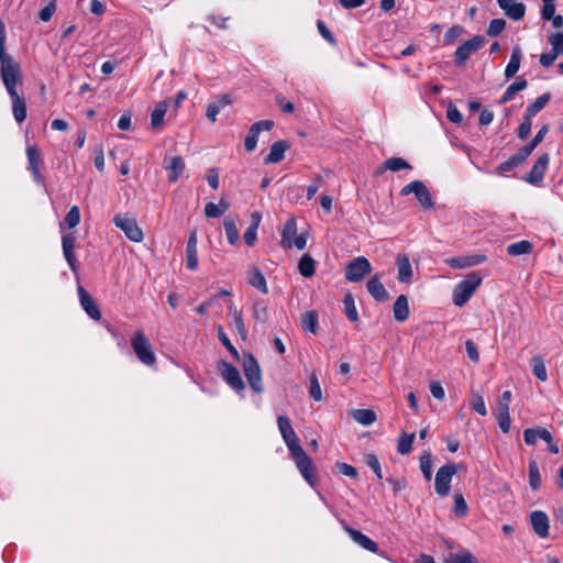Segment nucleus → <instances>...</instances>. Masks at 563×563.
<instances>
[{
	"instance_id": "1",
	"label": "nucleus",
	"mask_w": 563,
	"mask_h": 563,
	"mask_svg": "<svg viewBox=\"0 0 563 563\" xmlns=\"http://www.w3.org/2000/svg\"><path fill=\"white\" fill-rule=\"evenodd\" d=\"M0 76L8 95L12 101V113L18 123L26 119V103L18 93V86L22 82L20 65L5 53V27L0 20Z\"/></svg>"
},
{
	"instance_id": "2",
	"label": "nucleus",
	"mask_w": 563,
	"mask_h": 563,
	"mask_svg": "<svg viewBox=\"0 0 563 563\" xmlns=\"http://www.w3.org/2000/svg\"><path fill=\"white\" fill-rule=\"evenodd\" d=\"M482 282L483 277L477 272L466 275L453 290V303L457 307L464 306L472 298Z\"/></svg>"
},
{
	"instance_id": "3",
	"label": "nucleus",
	"mask_w": 563,
	"mask_h": 563,
	"mask_svg": "<svg viewBox=\"0 0 563 563\" xmlns=\"http://www.w3.org/2000/svg\"><path fill=\"white\" fill-rule=\"evenodd\" d=\"M131 346L137 360L146 365L153 366L156 363L154 349L143 331H136L131 339Z\"/></svg>"
},
{
	"instance_id": "4",
	"label": "nucleus",
	"mask_w": 563,
	"mask_h": 563,
	"mask_svg": "<svg viewBox=\"0 0 563 563\" xmlns=\"http://www.w3.org/2000/svg\"><path fill=\"white\" fill-rule=\"evenodd\" d=\"M297 468L299 470L302 477L310 484L314 483V466L312 460L303 451L301 445L289 451Z\"/></svg>"
},
{
	"instance_id": "5",
	"label": "nucleus",
	"mask_w": 563,
	"mask_h": 563,
	"mask_svg": "<svg viewBox=\"0 0 563 563\" xmlns=\"http://www.w3.org/2000/svg\"><path fill=\"white\" fill-rule=\"evenodd\" d=\"M409 194H415L416 199L423 209L429 210L433 208L434 202L432 196L421 180H413L409 183L400 191L401 196H407Z\"/></svg>"
},
{
	"instance_id": "6",
	"label": "nucleus",
	"mask_w": 563,
	"mask_h": 563,
	"mask_svg": "<svg viewBox=\"0 0 563 563\" xmlns=\"http://www.w3.org/2000/svg\"><path fill=\"white\" fill-rule=\"evenodd\" d=\"M456 472L457 466L453 463L445 464L438 470L435 474L434 488L439 496L445 497L449 495L451 482Z\"/></svg>"
},
{
	"instance_id": "7",
	"label": "nucleus",
	"mask_w": 563,
	"mask_h": 563,
	"mask_svg": "<svg viewBox=\"0 0 563 563\" xmlns=\"http://www.w3.org/2000/svg\"><path fill=\"white\" fill-rule=\"evenodd\" d=\"M372 272L369 261L364 256H358L351 261L345 268V278L351 283H358Z\"/></svg>"
},
{
	"instance_id": "8",
	"label": "nucleus",
	"mask_w": 563,
	"mask_h": 563,
	"mask_svg": "<svg viewBox=\"0 0 563 563\" xmlns=\"http://www.w3.org/2000/svg\"><path fill=\"white\" fill-rule=\"evenodd\" d=\"M113 223L115 227L121 229L126 238L133 242H142L144 239L143 231L137 225V222L134 218L118 214L113 218Z\"/></svg>"
},
{
	"instance_id": "9",
	"label": "nucleus",
	"mask_w": 563,
	"mask_h": 563,
	"mask_svg": "<svg viewBox=\"0 0 563 563\" xmlns=\"http://www.w3.org/2000/svg\"><path fill=\"white\" fill-rule=\"evenodd\" d=\"M485 44V37L475 35L471 40L465 41L457 47L454 55V62L457 66H463L467 58L476 53Z\"/></svg>"
},
{
	"instance_id": "10",
	"label": "nucleus",
	"mask_w": 563,
	"mask_h": 563,
	"mask_svg": "<svg viewBox=\"0 0 563 563\" xmlns=\"http://www.w3.org/2000/svg\"><path fill=\"white\" fill-rule=\"evenodd\" d=\"M274 126L272 120L257 121L249 130V133L244 141V147L247 152H253L256 148L258 134L261 131H271Z\"/></svg>"
},
{
	"instance_id": "11",
	"label": "nucleus",
	"mask_w": 563,
	"mask_h": 563,
	"mask_svg": "<svg viewBox=\"0 0 563 563\" xmlns=\"http://www.w3.org/2000/svg\"><path fill=\"white\" fill-rule=\"evenodd\" d=\"M243 369L250 386L256 387L261 383V368L253 355H244Z\"/></svg>"
},
{
	"instance_id": "12",
	"label": "nucleus",
	"mask_w": 563,
	"mask_h": 563,
	"mask_svg": "<svg viewBox=\"0 0 563 563\" xmlns=\"http://www.w3.org/2000/svg\"><path fill=\"white\" fill-rule=\"evenodd\" d=\"M277 423H278L279 432H280L283 440L285 441L288 450L290 451V450L299 446L300 445L299 439H298L296 432L294 431L289 419L284 416H279L277 418Z\"/></svg>"
},
{
	"instance_id": "13",
	"label": "nucleus",
	"mask_w": 563,
	"mask_h": 563,
	"mask_svg": "<svg viewBox=\"0 0 563 563\" xmlns=\"http://www.w3.org/2000/svg\"><path fill=\"white\" fill-rule=\"evenodd\" d=\"M26 156H27L29 169L31 170L34 180L37 184H41L43 181V177L40 172V166L43 161H42L40 151L36 148V146L29 145L26 147Z\"/></svg>"
},
{
	"instance_id": "14",
	"label": "nucleus",
	"mask_w": 563,
	"mask_h": 563,
	"mask_svg": "<svg viewBox=\"0 0 563 563\" xmlns=\"http://www.w3.org/2000/svg\"><path fill=\"white\" fill-rule=\"evenodd\" d=\"M530 523L533 531L540 538H547L549 536V518L545 512L541 510H534L530 514Z\"/></svg>"
},
{
	"instance_id": "15",
	"label": "nucleus",
	"mask_w": 563,
	"mask_h": 563,
	"mask_svg": "<svg viewBox=\"0 0 563 563\" xmlns=\"http://www.w3.org/2000/svg\"><path fill=\"white\" fill-rule=\"evenodd\" d=\"M497 2L508 18L519 21L525 16L526 5L522 2L516 0H497Z\"/></svg>"
},
{
	"instance_id": "16",
	"label": "nucleus",
	"mask_w": 563,
	"mask_h": 563,
	"mask_svg": "<svg viewBox=\"0 0 563 563\" xmlns=\"http://www.w3.org/2000/svg\"><path fill=\"white\" fill-rule=\"evenodd\" d=\"M550 157L549 154L544 153L533 164L530 173L527 175L526 180L530 184L540 183L545 174Z\"/></svg>"
},
{
	"instance_id": "17",
	"label": "nucleus",
	"mask_w": 563,
	"mask_h": 563,
	"mask_svg": "<svg viewBox=\"0 0 563 563\" xmlns=\"http://www.w3.org/2000/svg\"><path fill=\"white\" fill-rule=\"evenodd\" d=\"M486 261L483 254H473L467 256L448 258L445 262L452 268H466L482 264Z\"/></svg>"
},
{
	"instance_id": "18",
	"label": "nucleus",
	"mask_w": 563,
	"mask_h": 563,
	"mask_svg": "<svg viewBox=\"0 0 563 563\" xmlns=\"http://www.w3.org/2000/svg\"><path fill=\"white\" fill-rule=\"evenodd\" d=\"M78 296L80 299V305L86 311V313L93 320H100L101 312L93 301L92 297L82 288L78 287Z\"/></svg>"
},
{
	"instance_id": "19",
	"label": "nucleus",
	"mask_w": 563,
	"mask_h": 563,
	"mask_svg": "<svg viewBox=\"0 0 563 563\" xmlns=\"http://www.w3.org/2000/svg\"><path fill=\"white\" fill-rule=\"evenodd\" d=\"M344 530L347 532L350 538L363 549L373 553H376L378 551L377 544L367 536L363 534L361 531L355 530L349 526H344Z\"/></svg>"
},
{
	"instance_id": "20",
	"label": "nucleus",
	"mask_w": 563,
	"mask_h": 563,
	"mask_svg": "<svg viewBox=\"0 0 563 563\" xmlns=\"http://www.w3.org/2000/svg\"><path fill=\"white\" fill-rule=\"evenodd\" d=\"M165 168L169 172L168 179L176 183L185 170V163L180 156H173L164 159Z\"/></svg>"
},
{
	"instance_id": "21",
	"label": "nucleus",
	"mask_w": 563,
	"mask_h": 563,
	"mask_svg": "<svg viewBox=\"0 0 563 563\" xmlns=\"http://www.w3.org/2000/svg\"><path fill=\"white\" fill-rule=\"evenodd\" d=\"M197 243V233L192 232L188 238L186 246V265L190 271H196L198 268Z\"/></svg>"
},
{
	"instance_id": "22",
	"label": "nucleus",
	"mask_w": 563,
	"mask_h": 563,
	"mask_svg": "<svg viewBox=\"0 0 563 563\" xmlns=\"http://www.w3.org/2000/svg\"><path fill=\"white\" fill-rule=\"evenodd\" d=\"M290 147L289 143L284 140L274 142L271 146L269 154L265 157V164H277L285 157V152Z\"/></svg>"
},
{
	"instance_id": "23",
	"label": "nucleus",
	"mask_w": 563,
	"mask_h": 563,
	"mask_svg": "<svg viewBox=\"0 0 563 563\" xmlns=\"http://www.w3.org/2000/svg\"><path fill=\"white\" fill-rule=\"evenodd\" d=\"M398 280L400 283H410L412 279V267L407 254H399L396 260Z\"/></svg>"
},
{
	"instance_id": "24",
	"label": "nucleus",
	"mask_w": 563,
	"mask_h": 563,
	"mask_svg": "<svg viewBox=\"0 0 563 563\" xmlns=\"http://www.w3.org/2000/svg\"><path fill=\"white\" fill-rule=\"evenodd\" d=\"M221 375L231 387H243L240 373L233 365L223 362L220 365Z\"/></svg>"
},
{
	"instance_id": "25",
	"label": "nucleus",
	"mask_w": 563,
	"mask_h": 563,
	"mask_svg": "<svg viewBox=\"0 0 563 563\" xmlns=\"http://www.w3.org/2000/svg\"><path fill=\"white\" fill-rule=\"evenodd\" d=\"M523 439L528 445H534L538 440L550 442L552 434L544 428H529L525 430Z\"/></svg>"
},
{
	"instance_id": "26",
	"label": "nucleus",
	"mask_w": 563,
	"mask_h": 563,
	"mask_svg": "<svg viewBox=\"0 0 563 563\" xmlns=\"http://www.w3.org/2000/svg\"><path fill=\"white\" fill-rule=\"evenodd\" d=\"M232 100L229 95H222L219 97L216 101L211 102L206 111V117L211 121L216 122L217 117L220 113L222 109H224L227 106L231 104Z\"/></svg>"
},
{
	"instance_id": "27",
	"label": "nucleus",
	"mask_w": 563,
	"mask_h": 563,
	"mask_svg": "<svg viewBox=\"0 0 563 563\" xmlns=\"http://www.w3.org/2000/svg\"><path fill=\"white\" fill-rule=\"evenodd\" d=\"M367 291L377 301H385L388 299V292L384 285L380 283L378 276H373L366 284Z\"/></svg>"
},
{
	"instance_id": "28",
	"label": "nucleus",
	"mask_w": 563,
	"mask_h": 563,
	"mask_svg": "<svg viewBox=\"0 0 563 563\" xmlns=\"http://www.w3.org/2000/svg\"><path fill=\"white\" fill-rule=\"evenodd\" d=\"M521 59H522L521 48L519 46L514 47L511 55H510L509 63L507 64V66L505 68L506 79H511L516 76V74L518 73V70L520 68Z\"/></svg>"
},
{
	"instance_id": "29",
	"label": "nucleus",
	"mask_w": 563,
	"mask_h": 563,
	"mask_svg": "<svg viewBox=\"0 0 563 563\" xmlns=\"http://www.w3.org/2000/svg\"><path fill=\"white\" fill-rule=\"evenodd\" d=\"M350 416L362 426L373 424L377 416L372 409H353L350 411Z\"/></svg>"
},
{
	"instance_id": "30",
	"label": "nucleus",
	"mask_w": 563,
	"mask_h": 563,
	"mask_svg": "<svg viewBox=\"0 0 563 563\" xmlns=\"http://www.w3.org/2000/svg\"><path fill=\"white\" fill-rule=\"evenodd\" d=\"M394 317L397 321L404 322L409 317L408 299L405 295H400L393 307Z\"/></svg>"
},
{
	"instance_id": "31",
	"label": "nucleus",
	"mask_w": 563,
	"mask_h": 563,
	"mask_svg": "<svg viewBox=\"0 0 563 563\" xmlns=\"http://www.w3.org/2000/svg\"><path fill=\"white\" fill-rule=\"evenodd\" d=\"M527 86H528V82L525 78H522V77L517 78V80L515 82H512L511 85H509L507 87V89L504 92L503 97L500 98L499 102L507 103L508 101L514 99L516 93L525 90L527 88Z\"/></svg>"
},
{
	"instance_id": "32",
	"label": "nucleus",
	"mask_w": 563,
	"mask_h": 563,
	"mask_svg": "<svg viewBox=\"0 0 563 563\" xmlns=\"http://www.w3.org/2000/svg\"><path fill=\"white\" fill-rule=\"evenodd\" d=\"M261 214L258 212H254L252 213L251 216V225L247 228V230L245 231L244 233V241L246 243L247 246H253L256 242V238H257V228L261 223Z\"/></svg>"
},
{
	"instance_id": "33",
	"label": "nucleus",
	"mask_w": 563,
	"mask_h": 563,
	"mask_svg": "<svg viewBox=\"0 0 563 563\" xmlns=\"http://www.w3.org/2000/svg\"><path fill=\"white\" fill-rule=\"evenodd\" d=\"M297 235V224L294 219H289L283 229L282 232V245L286 249H290L292 246V238L295 239Z\"/></svg>"
},
{
	"instance_id": "34",
	"label": "nucleus",
	"mask_w": 563,
	"mask_h": 563,
	"mask_svg": "<svg viewBox=\"0 0 563 563\" xmlns=\"http://www.w3.org/2000/svg\"><path fill=\"white\" fill-rule=\"evenodd\" d=\"M249 283L261 290L263 294H267V285L266 279L263 275V273L257 267H252L250 269V276H249Z\"/></svg>"
},
{
	"instance_id": "35",
	"label": "nucleus",
	"mask_w": 563,
	"mask_h": 563,
	"mask_svg": "<svg viewBox=\"0 0 563 563\" xmlns=\"http://www.w3.org/2000/svg\"><path fill=\"white\" fill-rule=\"evenodd\" d=\"M298 271L303 277L313 276L316 273L314 260L308 254L302 255L298 263Z\"/></svg>"
},
{
	"instance_id": "36",
	"label": "nucleus",
	"mask_w": 563,
	"mask_h": 563,
	"mask_svg": "<svg viewBox=\"0 0 563 563\" xmlns=\"http://www.w3.org/2000/svg\"><path fill=\"white\" fill-rule=\"evenodd\" d=\"M168 108L167 101H161L156 104L154 111L151 114V125L153 129L161 128L164 121Z\"/></svg>"
},
{
	"instance_id": "37",
	"label": "nucleus",
	"mask_w": 563,
	"mask_h": 563,
	"mask_svg": "<svg viewBox=\"0 0 563 563\" xmlns=\"http://www.w3.org/2000/svg\"><path fill=\"white\" fill-rule=\"evenodd\" d=\"M268 316L267 305L263 300L253 305L252 317L256 323L265 324L268 321Z\"/></svg>"
},
{
	"instance_id": "38",
	"label": "nucleus",
	"mask_w": 563,
	"mask_h": 563,
	"mask_svg": "<svg viewBox=\"0 0 563 563\" xmlns=\"http://www.w3.org/2000/svg\"><path fill=\"white\" fill-rule=\"evenodd\" d=\"M550 98L551 95L549 92L541 95L533 101V103L527 107L525 114H527L530 118H533L538 112H540L545 107Z\"/></svg>"
},
{
	"instance_id": "39",
	"label": "nucleus",
	"mask_w": 563,
	"mask_h": 563,
	"mask_svg": "<svg viewBox=\"0 0 563 563\" xmlns=\"http://www.w3.org/2000/svg\"><path fill=\"white\" fill-rule=\"evenodd\" d=\"M532 251V244L529 241L522 240L507 246V253L511 256H519L529 254Z\"/></svg>"
},
{
	"instance_id": "40",
	"label": "nucleus",
	"mask_w": 563,
	"mask_h": 563,
	"mask_svg": "<svg viewBox=\"0 0 563 563\" xmlns=\"http://www.w3.org/2000/svg\"><path fill=\"white\" fill-rule=\"evenodd\" d=\"M230 316L232 318V322L238 331V333L240 334V336L245 340L246 339V328H245V324H244V321H243V316H242V312L238 309H233L232 307H230Z\"/></svg>"
},
{
	"instance_id": "41",
	"label": "nucleus",
	"mask_w": 563,
	"mask_h": 563,
	"mask_svg": "<svg viewBox=\"0 0 563 563\" xmlns=\"http://www.w3.org/2000/svg\"><path fill=\"white\" fill-rule=\"evenodd\" d=\"M529 485L532 490H538L541 486V474L536 461L529 462Z\"/></svg>"
},
{
	"instance_id": "42",
	"label": "nucleus",
	"mask_w": 563,
	"mask_h": 563,
	"mask_svg": "<svg viewBox=\"0 0 563 563\" xmlns=\"http://www.w3.org/2000/svg\"><path fill=\"white\" fill-rule=\"evenodd\" d=\"M225 235L231 245H235L239 241V230L234 220L227 218L223 222Z\"/></svg>"
},
{
	"instance_id": "43",
	"label": "nucleus",
	"mask_w": 563,
	"mask_h": 563,
	"mask_svg": "<svg viewBox=\"0 0 563 563\" xmlns=\"http://www.w3.org/2000/svg\"><path fill=\"white\" fill-rule=\"evenodd\" d=\"M343 305L347 319L352 322H356L358 320V314L355 307L354 298L351 294L345 295L343 299Z\"/></svg>"
},
{
	"instance_id": "44",
	"label": "nucleus",
	"mask_w": 563,
	"mask_h": 563,
	"mask_svg": "<svg viewBox=\"0 0 563 563\" xmlns=\"http://www.w3.org/2000/svg\"><path fill=\"white\" fill-rule=\"evenodd\" d=\"M383 168L399 172L401 169H410L411 166L401 157H391L384 162Z\"/></svg>"
},
{
	"instance_id": "45",
	"label": "nucleus",
	"mask_w": 563,
	"mask_h": 563,
	"mask_svg": "<svg viewBox=\"0 0 563 563\" xmlns=\"http://www.w3.org/2000/svg\"><path fill=\"white\" fill-rule=\"evenodd\" d=\"M413 440L415 433H402L398 439L397 451L402 455L409 454L411 452Z\"/></svg>"
},
{
	"instance_id": "46",
	"label": "nucleus",
	"mask_w": 563,
	"mask_h": 563,
	"mask_svg": "<svg viewBox=\"0 0 563 563\" xmlns=\"http://www.w3.org/2000/svg\"><path fill=\"white\" fill-rule=\"evenodd\" d=\"M301 323L303 330L309 331L311 333H316L318 323L317 313L314 311L305 312L302 314Z\"/></svg>"
},
{
	"instance_id": "47",
	"label": "nucleus",
	"mask_w": 563,
	"mask_h": 563,
	"mask_svg": "<svg viewBox=\"0 0 563 563\" xmlns=\"http://www.w3.org/2000/svg\"><path fill=\"white\" fill-rule=\"evenodd\" d=\"M448 563H477V561L468 550H464L460 553L450 554Z\"/></svg>"
},
{
	"instance_id": "48",
	"label": "nucleus",
	"mask_w": 563,
	"mask_h": 563,
	"mask_svg": "<svg viewBox=\"0 0 563 563\" xmlns=\"http://www.w3.org/2000/svg\"><path fill=\"white\" fill-rule=\"evenodd\" d=\"M532 373L541 382L547 380V368L543 361L539 356L532 358Z\"/></svg>"
},
{
	"instance_id": "49",
	"label": "nucleus",
	"mask_w": 563,
	"mask_h": 563,
	"mask_svg": "<svg viewBox=\"0 0 563 563\" xmlns=\"http://www.w3.org/2000/svg\"><path fill=\"white\" fill-rule=\"evenodd\" d=\"M453 511L457 517H465L468 512V506H467L463 495L460 493L454 494Z\"/></svg>"
},
{
	"instance_id": "50",
	"label": "nucleus",
	"mask_w": 563,
	"mask_h": 563,
	"mask_svg": "<svg viewBox=\"0 0 563 563\" xmlns=\"http://www.w3.org/2000/svg\"><path fill=\"white\" fill-rule=\"evenodd\" d=\"M554 54L558 56L563 55V33H553L548 38Z\"/></svg>"
},
{
	"instance_id": "51",
	"label": "nucleus",
	"mask_w": 563,
	"mask_h": 563,
	"mask_svg": "<svg viewBox=\"0 0 563 563\" xmlns=\"http://www.w3.org/2000/svg\"><path fill=\"white\" fill-rule=\"evenodd\" d=\"M420 468L427 481L431 479L432 476V460L429 452H424L420 457Z\"/></svg>"
},
{
	"instance_id": "52",
	"label": "nucleus",
	"mask_w": 563,
	"mask_h": 563,
	"mask_svg": "<svg viewBox=\"0 0 563 563\" xmlns=\"http://www.w3.org/2000/svg\"><path fill=\"white\" fill-rule=\"evenodd\" d=\"M64 222H65V224L69 229H73V228H75V227H77L79 224V222H80V211H79V208L77 206H73L69 209V211L65 216Z\"/></svg>"
},
{
	"instance_id": "53",
	"label": "nucleus",
	"mask_w": 563,
	"mask_h": 563,
	"mask_svg": "<svg viewBox=\"0 0 563 563\" xmlns=\"http://www.w3.org/2000/svg\"><path fill=\"white\" fill-rule=\"evenodd\" d=\"M506 26V21L504 19H494L489 22L487 27V35L494 37L499 35Z\"/></svg>"
},
{
	"instance_id": "54",
	"label": "nucleus",
	"mask_w": 563,
	"mask_h": 563,
	"mask_svg": "<svg viewBox=\"0 0 563 563\" xmlns=\"http://www.w3.org/2000/svg\"><path fill=\"white\" fill-rule=\"evenodd\" d=\"M471 409L481 416L487 415L484 398L478 394L473 395V398L471 400Z\"/></svg>"
},
{
	"instance_id": "55",
	"label": "nucleus",
	"mask_w": 563,
	"mask_h": 563,
	"mask_svg": "<svg viewBox=\"0 0 563 563\" xmlns=\"http://www.w3.org/2000/svg\"><path fill=\"white\" fill-rule=\"evenodd\" d=\"M532 126V118L523 113V120L518 129V137L525 140L529 136Z\"/></svg>"
},
{
	"instance_id": "56",
	"label": "nucleus",
	"mask_w": 563,
	"mask_h": 563,
	"mask_svg": "<svg viewBox=\"0 0 563 563\" xmlns=\"http://www.w3.org/2000/svg\"><path fill=\"white\" fill-rule=\"evenodd\" d=\"M217 335L219 341L230 351L231 354L238 355L236 349L232 345L229 336L227 335L221 325L217 327Z\"/></svg>"
},
{
	"instance_id": "57",
	"label": "nucleus",
	"mask_w": 563,
	"mask_h": 563,
	"mask_svg": "<svg viewBox=\"0 0 563 563\" xmlns=\"http://www.w3.org/2000/svg\"><path fill=\"white\" fill-rule=\"evenodd\" d=\"M365 462H366L367 466L373 470V472L376 474V476L379 479H382L383 478V474H382L380 463H379L377 456L375 454H373V453L367 454L365 456Z\"/></svg>"
},
{
	"instance_id": "58",
	"label": "nucleus",
	"mask_w": 563,
	"mask_h": 563,
	"mask_svg": "<svg viewBox=\"0 0 563 563\" xmlns=\"http://www.w3.org/2000/svg\"><path fill=\"white\" fill-rule=\"evenodd\" d=\"M446 117L452 123L461 124L463 122V114L452 103L448 106Z\"/></svg>"
},
{
	"instance_id": "59",
	"label": "nucleus",
	"mask_w": 563,
	"mask_h": 563,
	"mask_svg": "<svg viewBox=\"0 0 563 563\" xmlns=\"http://www.w3.org/2000/svg\"><path fill=\"white\" fill-rule=\"evenodd\" d=\"M511 399V393L506 390L497 404V412H509V402Z\"/></svg>"
},
{
	"instance_id": "60",
	"label": "nucleus",
	"mask_w": 563,
	"mask_h": 563,
	"mask_svg": "<svg viewBox=\"0 0 563 563\" xmlns=\"http://www.w3.org/2000/svg\"><path fill=\"white\" fill-rule=\"evenodd\" d=\"M463 33V29L460 25H453L450 27L444 35V41L446 44H452L456 37H459Z\"/></svg>"
},
{
	"instance_id": "61",
	"label": "nucleus",
	"mask_w": 563,
	"mask_h": 563,
	"mask_svg": "<svg viewBox=\"0 0 563 563\" xmlns=\"http://www.w3.org/2000/svg\"><path fill=\"white\" fill-rule=\"evenodd\" d=\"M534 148L530 144L523 146L520 148L512 157L516 159V162L520 165L523 163L533 152Z\"/></svg>"
},
{
	"instance_id": "62",
	"label": "nucleus",
	"mask_w": 563,
	"mask_h": 563,
	"mask_svg": "<svg viewBox=\"0 0 563 563\" xmlns=\"http://www.w3.org/2000/svg\"><path fill=\"white\" fill-rule=\"evenodd\" d=\"M63 253H64L67 264L69 265V268L74 273H77L78 265H77V257H76L75 250H63Z\"/></svg>"
},
{
	"instance_id": "63",
	"label": "nucleus",
	"mask_w": 563,
	"mask_h": 563,
	"mask_svg": "<svg viewBox=\"0 0 563 563\" xmlns=\"http://www.w3.org/2000/svg\"><path fill=\"white\" fill-rule=\"evenodd\" d=\"M205 214L209 218H219L223 214V209H220V207L213 202H208L205 206Z\"/></svg>"
},
{
	"instance_id": "64",
	"label": "nucleus",
	"mask_w": 563,
	"mask_h": 563,
	"mask_svg": "<svg viewBox=\"0 0 563 563\" xmlns=\"http://www.w3.org/2000/svg\"><path fill=\"white\" fill-rule=\"evenodd\" d=\"M497 421L499 428L507 433L510 429V416L509 412H497Z\"/></svg>"
}]
</instances>
